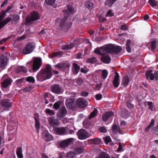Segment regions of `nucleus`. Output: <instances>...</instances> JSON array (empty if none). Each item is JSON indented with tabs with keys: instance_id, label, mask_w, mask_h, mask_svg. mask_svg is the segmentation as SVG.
<instances>
[{
	"instance_id": "f257e3e1",
	"label": "nucleus",
	"mask_w": 158,
	"mask_h": 158,
	"mask_svg": "<svg viewBox=\"0 0 158 158\" xmlns=\"http://www.w3.org/2000/svg\"><path fill=\"white\" fill-rule=\"evenodd\" d=\"M52 76L51 67L50 64H47L44 69H41L37 74L36 78L38 81H43L50 79Z\"/></svg>"
},
{
	"instance_id": "f03ea898",
	"label": "nucleus",
	"mask_w": 158,
	"mask_h": 158,
	"mask_svg": "<svg viewBox=\"0 0 158 158\" xmlns=\"http://www.w3.org/2000/svg\"><path fill=\"white\" fill-rule=\"evenodd\" d=\"M64 17L60 19L59 18L56 19V21H60L59 27L60 29L64 31H67L71 27L72 23L68 20L69 17V14L66 10L64 11Z\"/></svg>"
},
{
	"instance_id": "7ed1b4c3",
	"label": "nucleus",
	"mask_w": 158,
	"mask_h": 158,
	"mask_svg": "<svg viewBox=\"0 0 158 158\" xmlns=\"http://www.w3.org/2000/svg\"><path fill=\"white\" fill-rule=\"evenodd\" d=\"M104 48L105 52L110 54H118L122 50L121 47L112 44H107L104 47Z\"/></svg>"
},
{
	"instance_id": "20e7f679",
	"label": "nucleus",
	"mask_w": 158,
	"mask_h": 158,
	"mask_svg": "<svg viewBox=\"0 0 158 158\" xmlns=\"http://www.w3.org/2000/svg\"><path fill=\"white\" fill-rule=\"evenodd\" d=\"M40 15L38 12L32 11L30 15H27L26 18V23L27 24H31L33 21L40 19Z\"/></svg>"
},
{
	"instance_id": "39448f33",
	"label": "nucleus",
	"mask_w": 158,
	"mask_h": 158,
	"mask_svg": "<svg viewBox=\"0 0 158 158\" xmlns=\"http://www.w3.org/2000/svg\"><path fill=\"white\" fill-rule=\"evenodd\" d=\"M32 69L33 72H36L40 68L42 64V60L40 57H35L33 59Z\"/></svg>"
},
{
	"instance_id": "423d86ee",
	"label": "nucleus",
	"mask_w": 158,
	"mask_h": 158,
	"mask_svg": "<svg viewBox=\"0 0 158 158\" xmlns=\"http://www.w3.org/2000/svg\"><path fill=\"white\" fill-rule=\"evenodd\" d=\"M35 47L34 43H28L23 48V53L24 54H27L31 53L34 50Z\"/></svg>"
},
{
	"instance_id": "0eeeda50",
	"label": "nucleus",
	"mask_w": 158,
	"mask_h": 158,
	"mask_svg": "<svg viewBox=\"0 0 158 158\" xmlns=\"http://www.w3.org/2000/svg\"><path fill=\"white\" fill-rule=\"evenodd\" d=\"M6 15V12L4 11H2L0 13V29L11 20V18L9 17H8L5 20H4L3 18Z\"/></svg>"
},
{
	"instance_id": "6e6552de",
	"label": "nucleus",
	"mask_w": 158,
	"mask_h": 158,
	"mask_svg": "<svg viewBox=\"0 0 158 158\" xmlns=\"http://www.w3.org/2000/svg\"><path fill=\"white\" fill-rule=\"evenodd\" d=\"M54 67L58 68L59 69L63 71H67L69 70L70 65L68 63L63 62L55 65Z\"/></svg>"
},
{
	"instance_id": "1a4fd4ad",
	"label": "nucleus",
	"mask_w": 158,
	"mask_h": 158,
	"mask_svg": "<svg viewBox=\"0 0 158 158\" xmlns=\"http://www.w3.org/2000/svg\"><path fill=\"white\" fill-rule=\"evenodd\" d=\"M73 143V139L70 138L66 140H62L59 142L60 146L61 148H64Z\"/></svg>"
},
{
	"instance_id": "9d476101",
	"label": "nucleus",
	"mask_w": 158,
	"mask_h": 158,
	"mask_svg": "<svg viewBox=\"0 0 158 158\" xmlns=\"http://www.w3.org/2000/svg\"><path fill=\"white\" fill-rule=\"evenodd\" d=\"M9 55L4 54L0 57V67L4 68L7 65V61L9 60Z\"/></svg>"
},
{
	"instance_id": "9b49d317",
	"label": "nucleus",
	"mask_w": 158,
	"mask_h": 158,
	"mask_svg": "<svg viewBox=\"0 0 158 158\" xmlns=\"http://www.w3.org/2000/svg\"><path fill=\"white\" fill-rule=\"evenodd\" d=\"M54 133L57 135H65L66 128L65 127H54L53 129Z\"/></svg>"
},
{
	"instance_id": "f8f14e48",
	"label": "nucleus",
	"mask_w": 158,
	"mask_h": 158,
	"mask_svg": "<svg viewBox=\"0 0 158 158\" xmlns=\"http://www.w3.org/2000/svg\"><path fill=\"white\" fill-rule=\"evenodd\" d=\"M77 134L80 139H84L89 137L87 131L84 129L79 130Z\"/></svg>"
},
{
	"instance_id": "ddd939ff",
	"label": "nucleus",
	"mask_w": 158,
	"mask_h": 158,
	"mask_svg": "<svg viewBox=\"0 0 158 158\" xmlns=\"http://www.w3.org/2000/svg\"><path fill=\"white\" fill-rule=\"evenodd\" d=\"M51 89L52 92L59 94H61L62 92V87L58 84H54L51 86Z\"/></svg>"
},
{
	"instance_id": "4468645a",
	"label": "nucleus",
	"mask_w": 158,
	"mask_h": 158,
	"mask_svg": "<svg viewBox=\"0 0 158 158\" xmlns=\"http://www.w3.org/2000/svg\"><path fill=\"white\" fill-rule=\"evenodd\" d=\"M67 113V111L66 107L64 106H63L59 108L57 114V116L59 117L62 118L65 116Z\"/></svg>"
},
{
	"instance_id": "2eb2a0df",
	"label": "nucleus",
	"mask_w": 158,
	"mask_h": 158,
	"mask_svg": "<svg viewBox=\"0 0 158 158\" xmlns=\"http://www.w3.org/2000/svg\"><path fill=\"white\" fill-rule=\"evenodd\" d=\"M86 101L83 98H79L76 101V104L78 107L83 108L86 106Z\"/></svg>"
},
{
	"instance_id": "dca6fc26",
	"label": "nucleus",
	"mask_w": 158,
	"mask_h": 158,
	"mask_svg": "<svg viewBox=\"0 0 158 158\" xmlns=\"http://www.w3.org/2000/svg\"><path fill=\"white\" fill-rule=\"evenodd\" d=\"M113 111L106 112L102 116V119L104 122H106L108 119L112 117L114 115Z\"/></svg>"
},
{
	"instance_id": "f3484780",
	"label": "nucleus",
	"mask_w": 158,
	"mask_h": 158,
	"mask_svg": "<svg viewBox=\"0 0 158 158\" xmlns=\"http://www.w3.org/2000/svg\"><path fill=\"white\" fill-rule=\"evenodd\" d=\"M44 139L47 142L50 141L53 139V137L48 131H44L43 133Z\"/></svg>"
},
{
	"instance_id": "a211bd4d",
	"label": "nucleus",
	"mask_w": 158,
	"mask_h": 158,
	"mask_svg": "<svg viewBox=\"0 0 158 158\" xmlns=\"http://www.w3.org/2000/svg\"><path fill=\"white\" fill-rule=\"evenodd\" d=\"M115 75L113 81V85L114 87L117 88L119 85V76L118 73L117 72L115 73Z\"/></svg>"
},
{
	"instance_id": "6ab92c4d",
	"label": "nucleus",
	"mask_w": 158,
	"mask_h": 158,
	"mask_svg": "<svg viewBox=\"0 0 158 158\" xmlns=\"http://www.w3.org/2000/svg\"><path fill=\"white\" fill-rule=\"evenodd\" d=\"M105 52V48L103 47L97 48L94 50L95 53L101 56L103 55L104 52Z\"/></svg>"
},
{
	"instance_id": "aec40b11",
	"label": "nucleus",
	"mask_w": 158,
	"mask_h": 158,
	"mask_svg": "<svg viewBox=\"0 0 158 158\" xmlns=\"http://www.w3.org/2000/svg\"><path fill=\"white\" fill-rule=\"evenodd\" d=\"M72 68L73 73L74 75L77 74L80 71V67L76 63H73Z\"/></svg>"
},
{
	"instance_id": "412c9836",
	"label": "nucleus",
	"mask_w": 158,
	"mask_h": 158,
	"mask_svg": "<svg viewBox=\"0 0 158 158\" xmlns=\"http://www.w3.org/2000/svg\"><path fill=\"white\" fill-rule=\"evenodd\" d=\"M1 105L5 108H10L11 105V103L7 99L2 100L0 102Z\"/></svg>"
},
{
	"instance_id": "4be33fe9",
	"label": "nucleus",
	"mask_w": 158,
	"mask_h": 158,
	"mask_svg": "<svg viewBox=\"0 0 158 158\" xmlns=\"http://www.w3.org/2000/svg\"><path fill=\"white\" fill-rule=\"evenodd\" d=\"M101 61L103 63L109 64L111 61V58L108 55H104L102 56L101 57Z\"/></svg>"
},
{
	"instance_id": "5701e85b",
	"label": "nucleus",
	"mask_w": 158,
	"mask_h": 158,
	"mask_svg": "<svg viewBox=\"0 0 158 158\" xmlns=\"http://www.w3.org/2000/svg\"><path fill=\"white\" fill-rule=\"evenodd\" d=\"M152 70H149L147 71L145 73V76L147 78L149 77V79L151 80H155L154 74L152 73Z\"/></svg>"
},
{
	"instance_id": "b1692460",
	"label": "nucleus",
	"mask_w": 158,
	"mask_h": 158,
	"mask_svg": "<svg viewBox=\"0 0 158 158\" xmlns=\"http://www.w3.org/2000/svg\"><path fill=\"white\" fill-rule=\"evenodd\" d=\"M129 81V78L128 76L124 77L122 80V85H123V87L127 86L128 85Z\"/></svg>"
},
{
	"instance_id": "393cba45",
	"label": "nucleus",
	"mask_w": 158,
	"mask_h": 158,
	"mask_svg": "<svg viewBox=\"0 0 158 158\" xmlns=\"http://www.w3.org/2000/svg\"><path fill=\"white\" fill-rule=\"evenodd\" d=\"M11 79L8 78L2 83V86L3 88H6L11 83Z\"/></svg>"
},
{
	"instance_id": "a878e982",
	"label": "nucleus",
	"mask_w": 158,
	"mask_h": 158,
	"mask_svg": "<svg viewBox=\"0 0 158 158\" xmlns=\"http://www.w3.org/2000/svg\"><path fill=\"white\" fill-rule=\"evenodd\" d=\"M73 101L71 99H68L66 102V105L68 108L71 109L73 108Z\"/></svg>"
},
{
	"instance_id": "bb28decb",
	"label": "nucleus",
	"mask_w": 158,
	"mask_h": 158,
	"mask_svg": "<svg viewBox=\"0 0 158 158\" xmlns=\"http://www.w3.org/2000/svg\"><path fill=\"white\" fill-rule=\"evenodd\" d=\"M155 122V121L153 119L151 120V123L145 129V131L146 132H148L150 128L154 126Z\"/></svg>"
},
{
	"instance_id": "cd10ccee",
	"label": "nucleus",
	"mask_w": 158,
	"mask_h": 158,
	"mask_svg": "<svg viewBox=\"0 0 158 158\" xmlns=\"http://www.w3.org/2000/svg\"><path fill=\"white\" fill-rule=\"evenodd\" d=\"M85 6L89 10L92 9L94 7L93 3L91 2L87 1L85 3Z\"/></svg>"
},
{
	"instance_id": "c85d7f7f",
	"label": "nucleus",
	"mask_w": 158,
	"mask_h": 158,
	"mask_svg": "<svg viewBox=\"0 0 158 158\" xmlns=\"http://www.w3.org/2000/svg\"><path fill=\"white\" fill-rule=\"evenodd\" d=\"M75 46L74 43H72L69 44H66L63 46L62 48L63 50H69L73 48Z\"/></svg>"
},
{
	"instance_id": "c756f323",
	"label": "nucleus",
	"mask_w": 158,
	"mask_h": 158,
	"mask_svg": "<svg viewBox=\"0 0 158 158\" xmlns=\"http://www.w3.org/2000/svg\"><path fill=\"white\" fill-rule=\"evenodd\" d=\"M74 151L77 154H81L83 153L84 151V149L82 147H79L75 148Z\"/></svg>"
},
{
	"instance_id": "7c9ffc66",
	"label": "nucleus",
	"mask_w": 158,
	"mask_h": 158,
	"mask_svg": "<svg viewBox=\"0 0 158 158\" xmlns=\"http://www.w3.org/2000/svg\"><path fill=\"white\" fill-rule=\"evenodd\" d=\"M91 142L94 144L98 145L100 144L102 142L100 139L99 138H95L90 139Z\"/></svg>"
},
{
	"instance_id": "2f4dec72",
	"label": "nucleus",
	"mask_w": 158,
	"mask_h": 158,
	"mask_svg": "<svg viewBox=\"0 0 158 158\" xmlns=\"http://www.w3.org/2000/svg\"><path fill=\"white\" fill-rule=\"evenodd\" d=\"M131 42V40H127L126 42V48L127 51L129 53H130L131 52V47L130 46Z\"/></svg>"
},
{
	"instance_id": "473e14b6",
	"label": "nucleus",
	"mask_w": 158,
	"mask_h": 158,
	"mask_svg": "<svg viewBox=\"0 0 158 158\" xmlns=\"http://www.w3.org/2000/svg\"><path fill=\"white\" fill-rule=\"evenodd\" d=\"M98 158H110V156L107 153L103 152L100 153Z\"/></svg>"
},
{
	"instance_id": "72a5a7b5",
	"label": "nucleus",
	"mask_w": 158,
	"mask_h": 158,
	"mask_svg": "<svg viewBox=\"0 0 158 158\" xmlns=\"http://www.w3.org/2000/svg\"><path fill=\"white\" fill-rule=\"evenodd\" d=\"M67 7L68 8V10H64L62 11L64 12V11H67L68 13L69 14V16L70 14H73L74 12V10L73 7H72L71 6L67 5Z\"/></svg>"
},
{
	"instance_id": "f704fd0d",
	"label": "nucleus",
	"mask_w": 158,
	"mask_h": 158,
	"mask_svg": "<svg viewBox=\"0 0 158 158\" xmlns=\"http://www.w3.org/2000/svg\"><path fill=\"white\" fill-rule=\"evenodd\" d=\"M56 120L54 117H51L49 118L48 122L51 124L53 126L56 125L57 123Z\"/></svg>"
},
{
	"instance_id": "c9c22d12",
	"label": "nucleus",
	"mask_w": 158,
	"mask_h": 158,
	"mask_svg": "<svg viewBox=\"0 0 158 158\" xmlns=\"http://www.w3.org/2000/svg\"><path fill=\"white\" fill-rule=\"evenodd\" d=\"M98 112V110L96 109H94V110L89 115V119L94 118L97 115Z\"/></svg>"
},
{
	"instance_id": "e433bc0d",
	"label": "nucleus",
	"mask_w": 158,
	"mask_h": 158,
	"mask_svg": "<svg viewBox=\"0 0 158 158\" xmlns=\"http://www.w3.org/2000/svg\"><path fill=\"white\" fill-rule=\"evenodd\" d=\"M61 102L60 101H58L56 102L53 105V108L55 110L59 109L61 105Z\"/></svg>"
},
{
	"instance_id": "4c0bfd02",
	"label": "nucleus",
	"mask_w": 158,
	"mask_h": 158,
	"mask_svg": "<svg viewBox=\"0 0 158 158\" xmlns=\"http://www.w3.org/2000/svg\"><path fill=\"white\" fill-rule=\"evenodd\" d=\"M97 62V59L95 57H92L87 59L86 62L87 63H95Z\"/></svg>"
},
{
	"instance_id": "58836bf2",
	"label": "nucleus",
	"mask_w": 158,
	"mask_h": 158,
	"mask_svg": "<svg viewBox=\"0 0 158 158\" xmlns=\"http://www.w3.org/2000/svg\"><path fill=\"white\" fill-rule=\"evenodd\" d=\"M45 112L50 116H52L55 114V112L53 110L47 108L45 110Z\"/></svg>"
},
{
	"instance_id": "ea45409f",
	"label": "nucleus",
	"mask_w": 158,
	"mask_h": 158,
	"mask_svg": "<svg viewBox=\"0 0 158 158\" xmlns=\"http://www.w3.org/2000/svg\"><path fill=\"white\" fill-rule=\"evenodd\" d=\"M35 128L37 133L38 134L40 129V123L39 122V121H37L36 119H35Z\"/></svg>"
},
{
	"instance_id": "a19ab883",
	"label": "nucleus",
	"mask_w": 158,
	"mask_h": 158,
	"mask_svg": "<svg viewBox=\"0 0 158 158\" xmlns=\"http://www.w3.org/2000/svg\"><path fill=\"white\" fill-rule=\"evenodd\" d=\"M148 3L152 7L156 6H157V1L156 0H149Z\"/></svg>"
},
{
	"instance_id": "79ce46f5",
	"label": "nucleus",
	"mask_w": 158,
	"mask_h": 158,
	"mask_svg": "<svg viewBox=\"0 0 158 158\" xmlns=\"http://www.w3.org/2000/svg\"><path fill=\"white\" fill-rule=\"evenodd\" d=\"M105 4L109 7H111L114 3L113 0H105Z\"/></svg>"
},
{
	"instance_id": "37998d69",
	"label": "nucleus",
	"mask_w": 158,
	"mask_h": 158,
	"mask_svg": "<svg viewBox=\"0 0 158 158\" xmlns=\"http://www.w3.org/2000/svg\"><path fill=\"white\" fill-rule=\"evenodd\" d=\"M75 154L74 152H71L66 154V158H74Z\"/></svg>"
},
{
	"instance_id": "c03bdc74",
	"label": "nucleus",
	"mask_w": 158,
	"mask_h": 158,
	"mask_svg": "<svg viewBox=\"0 0 158 158\" xmlns=\"http://www.w3.org/2000/svg\"><path fill=\"white\" fill-rule=\"evenodd\" d=\"M66 128V132H65V135L68 134L72 135L74 133V131L73 130L67 127H65Z\"/></svg>"
},
{
	"instance_id": "a18cd8bd",
	"label": "nucleus",
	"mask_w": 158,
	"mask_h": 158,
	"mask_svg": "<svg viewBox=\"0 0 158 158\" xmlns=\"http://www.w3.org/2000/svg\"><path fill=\"white\" fill-rule=\"evenodd\" d=\"M120 122L121 127L122 129L126 128L127 127V122L123 120H120Z\"/></svg>"
},
{
	"instance_id": "49530a36",
	"label": "nucleus",
	"mask_w": 158,
	"mask_h": 158,
	"mask_svg": "<svg viewBox=\"0 0 158 158\" xmlns=\"http://www.w3.org/2000/svg\"><path fill=\"white\" fill-rule=\"evenodd\" d=\"M119 129L120 127H118V126L115 124H114L112 127V130L113 132L114 133H116L118 132Z\"/></svg>"
},
{
	"instance_id": "de8ad7c7",
	"label": "nucleus",
	"mask_w": 158,
	"mask_h": 158,
	"mask_svg": "<svg viewBox=\"0 0 158 158\" xmlns=\"http://www.w3.org/2000/svg\"><path fill=\"white\" fill-rule=\"evenodd\" d=\"M151 47L152 50H155L156 48V42L154 40L152 42L151 44Z\"/></svg>"
},
{
	"instance_id": "09e8293b",
	"label": "nucleus",
	"mask_w": 158,
	"mask_h": 158,
	"mask_svg": "<svg viewBox=\"0 0 158 158\" xmlns=\"http://www.w3.org/2000/svg\"><path fill=\"white\" fill-rule=\"evenodd\" d=\"M26 81L31 83H34L35 82L34 78L32 76H29L26 78Z\"/></svg>"
},
{
	"instance_id": "8fccbe9b",
	"label": "nucleus",
	"mask_w": 158,
	"mask_h": 158,
	"mask_svg": "<svg viewBox=\"0 0 158 158\" xmlns=\"http://www.w3.org/2000/svg\"><path fill=\"white\" fill-rule=\"evenodd\" d=\"M147 104L148 106V109L152 111L153 110V108L154 105L153 104L152 102L148 101L147 102Z\"/></svg>"
},
{
	"instance_id": "3c124183",
	"label": "nucleus",
	"mask_w": 158,
	"mask_h": 158,
	"mask_svg": "<svg viewBox=\"0 0 158 158\" xmlns=\"http://www.w3.org/2000/svg\"><path fill=\"white\" fill-rule=\"evenodd\" d=\"M56 0H45V2L48 5L51 6L54 4Z\"/></svg>"
},
{
	"instance_id": "603ef678",
	"label": "nucleus",
	"mask_w": 158,
	"mask_h": 158,
	"mask_svg": "<svg viewBox=\"0 0 158 158\" xmlns=\"http://www.w3.org/2000/svg\"><path fill=\"white\" fill-rule=\"evenodd\" d=\"M128 27L127 25V24L126 23H124L121 26L120 29L123 31H126L128 30Z\"/></svg>"
},
{
	"instance_id": "864d4df0",
	"label": "nucleus",
	"mask_w": 158,
	"mask_h": 158,
	"mask_svg": "<svg viewBox=\"0 0 158 158\" xmlns=\"http://www.w3.org/2000/svg\"><path fill=\"white\" fill-rule=\"evenodd\" d=\"M108 73L107 71L106 70H103L102 72V76L104 79H105L107 76Z\"/></svg>"
},
{
	"instance_id": "5fc2aeb1",
	"label": "nucleus",
	"mask_w": 158,
	"mask_h": 158,
	"mask_svg": "<svg viewBox=\"0 0 158 158\" xmlns=\"http://www.w3.org/2000/svg\"><path fill=\"white\" fill-rule=\"evenodd\" d=\"M62 52H54L52 54V57H57L61 56L62 55Z\"/></svg>"
},
{
	"instance_id": "6e6d98bb",
	"label": "nucleus",
	"mask_w": 158,
	"mask_h": 158,
	"mask_svg": "<svg viewBox=\"0 0 158 158\" xmlns=\"http://www.w3.org/2000/svg\"><path fill=\"white\" fill-rule=\"evenodd\" d=\"M99 131L102 133H106L107 132V129L104 126H102L99 128Z\"/></svg>"
},
{
	"instance_id": "4d7b16f0",
	"label": "nucleus",
	"mask_w": 158,
	"mask_h": 158,
	"mask_svg": "<svg viewBox=\"0 0 158 158\" xmlns=\"http://www.w3.org/2000/svg\"><path fill=\"white\" fill-rule=\"evenodd\" d=\"M27 71V68L23 66H20V72H23L24 73H26Z\"/></svg>"
},
{
	"instance_id": "13d9d810",
	"label": "nucleus",
	"mask_w": 158,
	"mask_h": 158,
	"mask_svg": "<svg viewBox=\"0 0 158 158\" xmlns=\"http://www.w3.org/2000/svg\"><path fill=\"white\" fill-rule=\"evenodd\" d=\"M32 89V86H27L25 87V88L23 89V91L24 92H28Z\"/></svg>"
},
{
	"instance_id": "bf43d9fd",
	"label": "nucleus",
	"mask_w": 158,
	"mask_h": 158,
	"mask_svg": "<svg viewBox=\"0 0 158 158\" xmlns=\"http://www.w3.org/2000/svg\"><path fill=\"white\" fill-rule=\"evenodd\" d=\"M111 141V139L110 136H107L105 137L104 139V141L106 144H108Z\"/></svg>"
},
{
	"instance_id": "052dcab7",
	"label": "nucleus",
	"mask_w": 158,
	"mask_h": 158,
	"mask_svg": "<svg viewBox=\"0 0 158 158\" xmlns=\"http://www.w3.org/2000/svg\"><path fill=\"white\" fill-rule=\"evenodd\" d=\"M83 125L84 127L86 128H88L89 127V123L87 120H84L83 123Z\"/></svg>"
},
{
	"instance_id": "680f3d73",
	"label": "nucleus",
	"mask_w": 158,
	"mask_h": 158,
	"mask_svg": "<svg viewBox=\"0 0 158 158\" xmlns=\"http://www.w3.org/2000/svg\"><path fill=\"white\" fill-rule=\"evenodd\" d=\"M102 83L97 84L95 86V89L96 90H99L102 87Z\"/></svg>"
},
{
	"instance_id": "e2e57ef3",
	"label": "nucleus",
	"mask_w": 158,
	"mask_h": 158,
	"mask_svg": "<svg viewBox=\"0 0 158 158\" xmlns=\"http://www.w3.org/2000/svg\"><path fill=\"white\" fill-rule=\"evenodd\" d=\"M83 80L81 78L78 79L76 81V82L79 85H82L83 83Z\"/></svg>"
},
{
	"instance_id": "0e129e2a",
	"label": "nucleus",
	"mask_w": 158,
	"mask_h": 158,
	"mask_svg": "<svg viewBox=\"0 0 158 158\" xmlns=\"http://www.w3.org/2000/svg\"><path fill=\"white\" fill-rule=\"evenodd\" d=\"M102 98V95L101 94H98L96 95L95 98L97 100H99Z\"/></svg>"
},
{
	"instance_id": "69168bd1",
	"label": "nucleus",
	"mask_w": 158,
	"mask_h": 158,
	"mask_svg": "<svg viewBox=\"0 0 158 158\" xmlns=\"http://www.w3.org/2000/svg\"><path fill=\"white\" fill-rule=\"evenodd\" d=\"M19 19V16L17 15H15L13 17V21L15 22H16Z\"/></svg>"
},
{
	"instance_id": "338daca9",
	"label": "nucleus",
	"mask_w": 158,
	"mask_h": 158,
	"mask_svg": "<svg viewBox=\"0 0 158 158\" xmlns=\"http://www.w3.org/2000/svg\"><path fill=\"white\" fill-rule=\"evenodd\" d=\"M155 80H158V71L156 70L154 73Z\"/></svg>"
},
{
	"instance_id": "774afa93",
	"label": "nucleus",
	"mask_w": 158,
	"mask_h": 158,
	"mask_svg": "<svg viewBox=\"0 0 158 158\" xmlns=\"http://www.w3.org/2000/svg\"><path fill=\"white\" fill-rule=\"evenodd\" d=\"M153 130L154 131V133L156 135H158V127L156 126L153 128Z\"/></svg>"
}]
</instances>
